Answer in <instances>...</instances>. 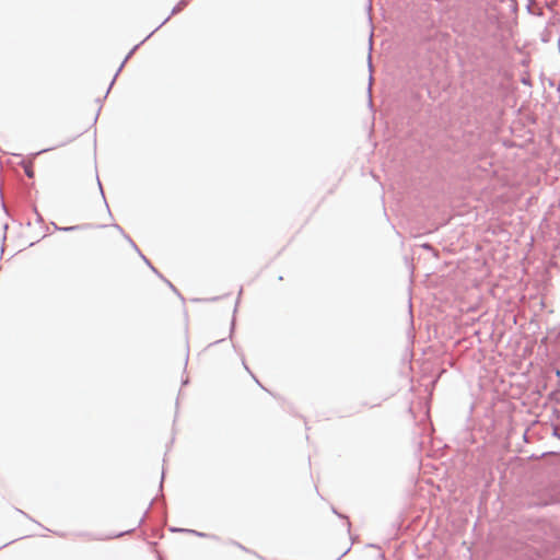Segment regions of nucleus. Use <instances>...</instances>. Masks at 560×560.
<instances>
[{
    "mask_svg": "<svg viewBox=\"0 0 560 560\" xmlns=\"http://www.w3.org/2000/svg\"><path fill=\"white\" fill-rule=\"evenodd\" d=\"M92 240L96 245L103 248H112L120 240V234L116 229L107 226L94 231Z\"/></svg>",
    "mask_w": 560,
    "mask_h": 560,
    "instance_id": "1",
    "label": "nucleus"
},
{
    "mask_svg": "<svg viewBox=\"0 0 560 560\" xmlns=\"http://www.w3.org/2000/svg\"><path fill=\"white\" fill-rule=\"evenodd\" d=\"M187 4V0H180V2L174 8L173 13L179 12L184 5Z\"/></svg>",
    "mask_w": 560,
    "mask_h": 560,
    "instance_id": "2",
    "label": "nucleus"
},
{
    "mask_svg": "<svg viewBox=\"0 0 560 560\" xmlns=\"http://www.w3.org/2000/svg\"><path fill=\"white\" fill-rule=\"evenodd\" d=\"M26 174L28 177H33V171L30 168H26Z\"/></svg>",
    "mask_w": 560,
    "mask_h": 560,
    "instance_id": "3",
    "label": "nucleus"
}]
</instances>
